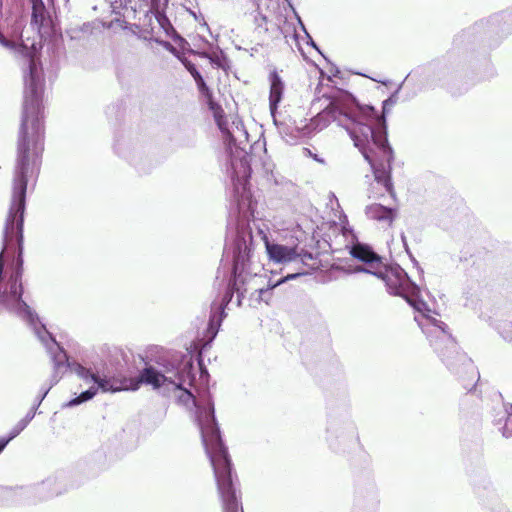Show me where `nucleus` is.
Returning <instances> with one entry per match:
<instances>
[{
	"mask_svg": "<svg viewBox=\"0 0 512 512\" xmlns=\"http://www.w3.org/2000/svg\"><path fill=\"white\" fill-rule=\"evenodd\" d=\"M27 186L12 184L0 251V308L23 321H33L36 312L23 300V229Z\"/></svg>",
	"mask_w": 512,
	"mask_h": 512,
	"instance_id": "obj_6",
	"label": "nucleus"
},
{
	"mask_svg": "<svg viewBox=\"0 0 512 512\" xmlns=\"http://www.w3.org/2000/svg\"><path fill=\"white\" fill-rule=\"evenodd\" d=\"M30 327L33 328L35 335L40 340V342L45 346L48 354L50 355L51 361L53 363V373L49 380V384H43L39 390V394L37 395L33 405L32 411L27 412L24 418H22L18 423L11 429L9 435L7 437L0 438V454L6 448L11 440L17 437L33 420L35 417L37 410L43 400L48 395L49 391L55 386L67 369L72 371V364L75 361H70L69 357L64 350V348L56 341L53 335L46 329L45 325H43L36 313L35 319L33 321H25Z\"/></svg>",
	"mask_w": 512,
	"mask_h": 512,
	"instance_id": "obj_7",
	"label": "nucleus"
},
{
	"mask_svg": "<svg viewBox=\"0 0 512 512\" xmlns=\"http://www.w3.org/2000/svg\"><path fill=\"white\" fill-rule=\"evenodd\" d=\"M497 329L502 339L512 345V321H501Z\"/></svg>",
	"mask_w": 512,
	"mask_h": 512,
	"instance_id": "obj_18",
	"label": "nucleus"
},
{
	"mask_svg": "<svg viewBox=\"0 0 512 512\" xmlns=\"http://www.w3.org/2000/svg\"><path fill=\"white\" fill-rule=\"evenodd\" d=\"M27 496L33 497V501H44L62 494L65 490L62 484V476H50L40 483L27 488H20Z\"/></svg>",
	"mask_w": 512,
	"mask_h": 512,
	"instance_id": "obj_10",
	"label": "nucleus"
},
{
	"mask_svg": "<svg viewBox=\"0 0 512 512\" xmlns=\"http://www.w3.org/2000/svg\"><path fill=\"white\" fill-rule=\"evenodd\" d=\"M184 65L195 81L199 79V76H202L196 65L192 62L186 61Z\"/></svg>",
	"mask_w": 512,
	"mask_h": 512,
	"instance_id": "obj_23",
	"label": "nucleus"
},
{
	"mask_svg": "<svg viewBox=\"0 0 512 512\" xmlns=\"http://www.w3.org/2000/svg\"><path fill=\"white\" fill-rule=\"evenodd\" d=\"M151 1V7L149 12H155L162 9H165L168 6L169 0H150Z\"/></svg>",
	"mask_w": 512,
	"mask_h": 512,
	"instance_id": "obj_22",
	"label": "nucleus"
},
{
	"mask_svg": "<svg viewBox=\"0 0 512 512\" xmlns=\"http://www.w3.org/2000/svg\"><path fill=\"white\" fill-rule=\"evenodd\" d=\"M410 75L411 74H408L405 80L397 87V89L386 100L383 101L382 109L384 114L387 113L390 107L397 103L399 91L401 90L404 82L408 80Z\"/></svg>",
	"mask_w": 512,
	"mask_h": 512,
	"instance_id": "obj_19",
	"label": "nucleus"
},
{
	"mask_svg": "<svg viewBox=\"0 0 512 512\" xmlns=\"http://www.w3.org/2000/svg\"><path fill=\"white\" fill-rule=\"evenodd\" d=\"M200 365V402L194 393L185 385H193L196 381L193 363L189 354L181 351H163L151 356L150 363H145L136 379L116 378L92 371L78 362L72 364V372L86 383H93L87 390L63 404V408H71L93 399L98 391L115 393L122 390L136 391L141 384L151 386L163 396L179 391L178 403L194 409V419L200 431L202 444L213 469L217 490L222 501L223 512H243L237 495L233 464L228 448L223 442L220 428L215 417L214 403L209 391L210 375Z\"/></svg>",
	"mask_w": 512,
	"mask_h": 512,
	"instance_id": "obj_1",
	"label": "nucleus"
},
{
	"mask_svg": "<svg viewBox=\"0 0 512 512\" xmlns=\"http://www.w3.org/2000/svg\"><path fill=\"white\" fill-rule=\"evenodd\" d=\"M0 490H1V492H2V493H4V494H8V493H10V492H11V490H10V489H8V488H1Z\"/></svg>",
	"mask_w": 512,
	"mask_h": 512,
	"instance_id": "obj_33",
	"label": "nucleus"
},
{
	"mask_svg": "<svg viewBox=\"0 0 512 512\" xmlns=\"http://www.w3.org/2000/svg\"><path fill=\"white\" fill-rule=\"evenodd\" d=\"M506 414L508 415V418L512 416V404H508L505 408Z\"/></svg>",
	"mask_w": 512,
	"mask_h": 512,
	"instance_id": "obj_29",
	"label": "nucleus"
},
{
	"mask_svg": "<svg viewBox=\"0 0 512 512\" xmlns=\"http://www.w3.org/2000/svg\"><path fill=\"white\" fill-rule=\"evenodd\" d=\"M427 76L432 75L437 81L446 83L454 79L459 73L458 64L434 63L423 69Z\"/></svg>",
	"mask_w": 512,
	"mask_h": 512,
	"instance_id": "obj_14",
	"label": "nucleus"
},
{
	"mask_svg": "<svg viewBox=\"0 0 512 512\" xmlns=\"http://www.w3.org/2000/svg\"><path fill=\"white\" fill-rule=\"evenodd\" d=\"M269 82H270V93H269V109L270 113L276 123L275 114L278 110V106L282 101L283 92H284V83L277 73L276 70H273L269 74Z\"/></svg>",
	"mask_w": 512,
	"mask_h": 512,
	"instance_id": "obj_15",
	"label": "nucleus"
},
{
	"mask_svg": "<svg viewBox=\"0 0 512 512\" xmlns=\"http://www.w3.org/2000/svg\"><path fill=\"white\" fill-rule=\"evenodd\" d=\"M365 214L370 219L391 224L397 216V210L379 203H373L366 206Z\"/></svg>",
	"mask_w": 512,
	"mask_h": 512,
	"instance_id": "obj_16",
	"label": "nucleus"
},
{
	"mask_svg": "<svg viewBox=\"0 0 512 512\" xmlns=\"http://www.w3.org/2000/svg\"><path fill=\"white\" fill-rule=\"evenodd\" d=\"M298 258H300L301 263L304 264L306 259H310L311 260V259H313V256L309 252H304V253H299V257Z\"/></svg>",
	"mask_w": 512,
	"mask_h": 512,
	"instance_id": "obj_26",
	"label": "nucleus"
},
{
	"mask_svg": "<svg viewBox=\"0 0 512 512\" xmlns=\"http://www.w3.org/2000/svg\"><path fill=\"white\" fill-rule=\"evenodd\" d=\"M303 275H306L305 271H297L294 273H288L285 276L280 277L278 280H276L274 282L269 281L267 287H260L258 282L259 281L262 282V276L260 275V272H259L256 280L250 282L248 289L251 288V289L255 290V292L258 294L257 299H256L258 302L265 301L266 303H268V301L270 299L271 291L274 288H276L290 280L297 279L298 277H301Z\"/></svg>",
	"mask_w": 512,
	"mask_h": 512,
	"instance_id": "obj_12",
	"label": "nucleus"
},
{
	"mask_svg": "<svg viewBox=\"0 0 512 512\" xmlns=\"http://www.w3.org/2000/svg\"><path fill=\"white\" fill-rule=\"evenodd\" d=\"M195 82H196L197 88H198L199 92L201 93V95L204 98H206L208 103L212 102V100H213V92L208 87V85L206 84L203 76H199V79H197V81H195Z\"/></svg>",
	"mask_w": 512,
	"mask_h": 512,
	"instance_id": "obj_20",
	"label": "nucleus"
},
{
	"mask_svg": "<svg viewBox=\"0 0 512 512\" xmlns=\"http://www.w3.org/2000/svg\"><path fill=\"white\" fill-rule=\"evenodd\" d=\"M347 248L354 259L368 266H357L352 272L371 274L383 280L389 294L406 300L418 313L414 319L434 352L451 373L463 380V387L471 392L476 385V382H471L480 377L476 367L467 354L460 351L448 325L436 318L438 314L421 298L419 286L411 280L407 272L397 263L385 264L384 257L369 244L356 240L347 245Z\"/></svg>",
	"mask_w": 512,
	"mask_h": 512,
	"instance_id": "obj_3",
	"label": "nucleus"
},
{
	"mask_svg": "<svg viewBox=\"0 0 512 512\" xmlns=\"http://www.w3.org/2000/svg\"><path fill=\"white\" fill-rule=\"evenodd\" d=\"M152 14L154 15L158 24L164 30L167 36L173 38L174 40L176 39L175 36L180 37L176 32L175 28L173 27V25L171 24L169 18L167 17L165 9L152 12Z\"/></svg>",
	"mask_w": 512,
	"mask_h": 512,
	"instance_id": "obj_17",
	"label": "nucleus"
},
{
	"mask_svg": "<svg viewBox=\"0 0 512 512\" xmlns=\"http://www.w3.org/2000/svg\"><path fill=\"white\" fill-rule=\"evenodd\" d=\"M504 18L505 14L500 13L494 14L487 19H482L467 30L463 31L460 37L474 39L480 37L482 39L484 36L502 37L503 35H507L510 33L511 28L506 26Z\"/></svg>",
	"mask_w": 512,
	"mask_h": 512,
	"instance_id": "obj_9",
	"label": "nucleus"
},
{
	"mask_svg": "<svg viewBox=\"0 0 512 512\" xmlns=\"http://www.w3.org/2000/svg\"><path fill=\"white\" fill-rule=\"evenodd\" d=\"M236 128L238 129L242 136H245L246 138L248 137V133L245 129H240L238 125L236 126Z\"/></svg>",
	"mask_w": 512,
	"mask_h": 512,
	"instance_id": "obj_32",
	"label": "nucleus"
},
{
	"mask_svg": "<svg viewBox=\"0 0 512 512\" xmlns=\"http://www.w3.org/2000/svg\"><path fill=\"white\" fill-rule=\"evenodd\" d=\"M411 258H412V261H413L414 265L417 267V269H418L421 273H423V269L419 266L418 261H417L415 258H413L412 256H411Z\"/></svg>",
	"mask_w": 512,
	"mask_h": 512,
	"instance_id": "obj_31",
	"label": "nucleus"
},
{
	"mask_svg": "<svg viewBox=\"0 0 512 512\" xmlns=\"http://www.w3.org/2000/svg\"><path fill=\"white\" fill-rule=\"evenodd\" d=\"M401 238H402V241H403V245H404V248L405 250L409 253V249H408V244L406 242V237L404 234L401 235Z\"/></svg>",
	"mask_w": 512,
	"mask_h": 512,
	"instance_id": "obj_30",
	"label": "nucleus"
},
{
	"mask_svg": "<svg viewBox=\"0 0 512 512\" xmlns=\"http://www.w3.org/2000/svg\"><path fill=\"white\" fill-rule=\"evenodd\" d=\"M28 1L31 4L32 10L33 9H38V10L44 9V7H45L43 0H28Z\"/></svg>",
	"mask_w": 512,
	"mask_h": 512,
	"instance_id": "obj_25",
	"label": "nucleus"
},
{
	"mask_svg": "<svg viewBox=\"0 0 512 512\" xmlns=\"http://www.w3.org/2000/svg\"><path fill=\"white\" fill-rule=\"evenodd\" d=\"M329 104L310 120L311 131H321L332 121L343 127L369 163L374 179L395 198L391 178L394 151L388 141L385 116L371 105H362L349 91L336 89L328 95Z\"/></svg>",
	"mask_w": 512,
	"mask_h": 512,
	"instance_id": "obj_4",
	"label": "nucleus"
},
{
	"mask_svg": "<svg viewBox=\"0 0 512 512\" xmlns=\"http://www.w3.org/2000/svg\"><path fill=\"white\" fill-rule=\"evenodd\" d=\"M501 434L505 438H511L512 437V429L509 428L508 422L506 421L505 425L500 428Z\"/></svg>",
	"mask_w": 512,
	"mask_h": 512,
	"instance_id": "obj_24",
	"label": "nucleus"
},
{
	"mask_svg": "<svg viewBox=\"0 0 512 512\" xmlns=\"http://www.w3.org/2000/svg\"><path fill=\"white\" fill-rule=\"evenodd\" d=\"M265 248L268 258L274 263H286L296 261L299 257L296 247H288L283 244L269 242L265 237Z\"/></svg>",
	"mask_w": 512,
	"mask_h": 512,
	"instance_id": "obj_13",
	"label": "nucleus"
},
{
	"mask_svg": "<svg viewBox=\"0 0 512 512\" xmlns=\"http://www.w3.org/2000/svg\"><path fill=\"white\" fill-rule=\"evenodd\" d=\"M224 143L228 156L227 172L233 185V199L231 214L228 222V230L232 233V267L225 294L220 304L213 303L207 326L208 340H199L193 343L187 352L193 363L195 383L188 385V389L194 393L197 402H200V365L198 358H203V351L210 348L216 338L220 326L227 316L225 309L237 294V305L241 306L242 300L248 291L251 281H255L263 267L254 260L253 235L250 221L254 219L257 201L250 189L252 174L251 163L254 150L260 148L258 143L250 145V152L245 146H241L237 138L230 132H224ZM204 362V359H202ZM203 366L206 368L205 364Z\"/></svg>",
	"mask_w": 512,
	"mask_h": 512,
	"instance_id": "obj_2",
	"label": "nucleus"
},
{
	"mask_svg": "<svg viewBox=\"0 0 512 512\" xmlns=\"http://www.w3.org/2000/svg\"><path fill=\"white\" fill-rule=\"evenodd\" d=\"M264 168H265V170H266V171H269V170H270V168H269V167H267V165H266V164H264Z\"/></svg>",
	"mask_w": 512,
	"mask_h": 512,
	"instance_id": "obj_36",
	"label": "nucleus"
},
{
	"mask_svg": "<svg viewBox=\"0 0 512 512\" xmlns=\"http://www.w3.org/2000/svg\"><path fill=\"white\" fill-rule=\"evenodd\" d=\"M308 38H309V42L308 44L311 45L313 48H315L319 53H321L318 45L315 43V41L310 37L309 34H307Z\"/></svg>",
	"mask_w": 512,
	"mask_h": 512,
	"instance_id": "obj_28",
	"label": "nucleus"
},
{
	"mask_svg": "<svg viewBox=\"0 0 512 512\" xmlns=\"http://www.w3.org/2000/svg\"><path fill=\"white\" fill-rule=\"evenodd\" d=\"M46 19V7L44 9H33L31 13V23L42 26Z\"/></svg>",
	"mask_w": 512,
	"mask_h": 512,
	"instance_id": "obj_21",
	"label": "nucleus"
},
{
	"mask_svg": "<svg viewBox=\"0 0 512 512\" xmlns=\"http://www.w3.org/2000/svg\"><path fill=\"white\" fill-rule=\"evenodd\" d=\"M0 45L24 57L23 104L12 184L28 186L29 179L39 173L44 151L43 68L36 51L8 40L1 32Z\"/></svg>",
	"mask_w": 512,
	"mask_h": 512,
	"instance_id": "obj_5",
	"label": "nucleus"
},
{
	"mask_svg": "<svg viewBox=\"0 0 512 512\" xmlns=\"http://www.w3.org/2000/svg\"><path fill=\"white\" fill-rule=\"evenodd\" d=\"M115 152L131 165H133L139 173H148L151 162L145 155L143 149L139 146H131L127 143L118 142L114 146Z\"/></svg>",
	"mask_w": 512,
	"mask_h": 512,
	"instance_id": "obj_11",
	"label": "nucleus"
},
{
	"mask_svg": "<svg viewBox=\"0 0 512 512\" xmlns=\"http://www.w3.org/2000/svg\"><path fill=\"white\" fill-rule=\"evenodd\" d=\"M371 493H372V495H373V496H375V494H376V490H375V487H374V486H372V487H371Z\"/></svg>",
	"mask_w": 512,
	"mask_h": 512,
	"instance_id": "obj_34",
	"label": "nucleus"
},
{
	"mask_svg": "<svg viewBox=\"0 0 512 512\" xmlns=\"http://www.w3.org/2000/svg\"><path fill=\"white\" fill-rule=\"evenodd\" d=\"M183 146H186V147H193V146H195V135H194V133L188 137L187 142L185 144H183Z\"/></svg>",
	"mask_w": 512,
	"mask_h": 512,
	"instance_id": "obj_27",
	"label": "nucleus"
},
{
	"mask_svg": "<svg viewBox=\"0 0 512 512\" xmlns=\"http://www.w3.org/2000/svg\"><path fill=\"white\" fill-rule=\"evenodd\" d=\"M326 440L331 449L338 452L342 446L359 441L357 428L351 420L348 411L342 413L333 412L329 415Z\"/></svg>",
	"mask_w": 512,
	"mask_h": 512,
	"instance_id": "obj_8",
	"label": "nucleus"
},
{
	"mask_svg": "<svg viewBox=\"0 0 512 512\" xmlns=\"http://www.w3.org/2000/svg\"><path fill=\"white\" fill-rule=\"evenodd\" d=\"M369 198H370V199H371V198H373V199H377L378 197H377V196H375V195L369 194Z\"/></svg>",
	"mask_w": 512,
	"mask_h": 512,
	"instance_id": "obj_35",
	"label": "nucleus"
}]
</instances>
